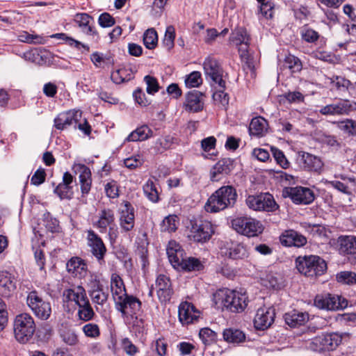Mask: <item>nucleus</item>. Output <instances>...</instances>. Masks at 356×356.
I'll return each mask as SVG.
<instances>
[{
    "label": "nucleus",
    "instance_id": "1",
    "mask_svg": "<svg viewBox=\"0 0 356 356\" xmlns=\"http://www.w3.org/2000/svg\"><path fill=\"white\" fill-rule=\"evenodd\" d=\"M236 188L230 185L222 186L208 198L204 209L209 213H217L234 206L237 200Z\"/></svg>",
    "mask_w": 356,
    "mask_h": 356
},
{
    "label": "nucleus",
    "instance_id": "2",
    "mask_svg": "<svg viewBox=\"0 0 356 356\" xmlns=\"http://www.w3.org/2000/svg\"><path fill=\"white\" fill-rule=\"evenodd\" d=\"M216 302H221L233 312H241L248 305V297L245 293L230 290L220 289L214 294Z\"/></svg>",
    "mask_w": 356,
    "mask_h": 356
},
{
    "label": "nucleus",
    "instance_id": "3",
    "mask_svg": "<svg viewBox=\"0 0 356 356\" xmlns=\"http://www.w3.org/2000/svg\"><path fill=\"white\" fill-rule=\"evenodd\" d=\"M296 264L298 270L307 277L321 275L327 270L325 261L316 255L298 257Z\"/></svg>",
    "mask_w": 356,
    "mask_h": 356
},
{
    "label": "nucleus",
    "instance_id": "4",
    "mask_svg": "<svg viewBox=\"0 0 356 356\" xmlns=\"http://www.w3.org/2000/svg\"><path fill=\"white\" fill-rule=\"evenodd\" d=\"M14 334L16 340L21 343L28 342L35 331L33 318L28 313H22L15 316L13 323Z\"/></svg>",
    "mask_w": 356,
    "mask_h": 356
},
{
    "label": "nucleus",
    "instance_id": "5",
    "mask_svg": "<svg viewBox=\"0 0 356 356\" xmlns=\"http://www.w3.org/2000/svg\"><path fill=\"white\" fill-rule=\"evenodd\" d=\"M26 304L37 318L47 321L51 317L52 308L50 302L44 300L35 291L28 294Z\"/></svg>",
    "mask_w": 356,
    "mask_h": 356
},
{
    "label": "nucleus",
    "instance_id": "6",
    "mask_svg": "<svg viewBox=\"0 0 356 356\" xmlns=\"http://www.w3.org/2000/svg\"><path fill=\"white\" fill-rule=\"evenodd\" d=\"M232 227L239 234L248 237L257 236L264 231L262 224L252 218L238 217L232 221Z\"/></svg>",
    "mask_w": 356,
    "mask_h": 356
},
{
    "label": "nucleus",
    "instance_id": "7",
    "mask_svg": "<svg viewBox=\"0 0 356 356\" xmlns=\"http://www.w3.org/2000/svg\"><path fill=\"white\" fill-rule=\"evenodd\" d=\"M342 338L337 333H325L312 339L309 348L315 352L334 350L341 342Z\"/></svg>",
    "mask_w": 356,
    "mask_h": 356
},
{
    "label": "nucleus",
    "instance_id": "8",
    "mask_svg": "<svg viewBox=\"0 0 356 356\" xmlns=\"http://www.w3.org/2000/svg\"><path fill=\"white\" fill-rule=\"evenodd\" d=\"M191 229L189 238L191 240L197 243H206L212 234L213 229L212 224L207 220H195L191 221Z\"/></svg>",
    "mask_w": 356,
    "mask_h": 356
},
{
    "label": "nucleus",
    "instance_id": "9",
    "mask_svg": "<svg viewBox=\"0 0 356 356\" xmlns=\"http://www.w3.org/2000/svg\"><path fill=\"white\" fill-rule=\"evenodd\" d=\"M220 253L222 257L232 260H244L250 255L245 245L234 241L223 242L220 248Z\"/></svg>",
    "mask_w": 356,
    "mask_h": 356
},
{
    "label": "nucleus",
    "instance_id": "10",
    "mask_svg": "<svg viewBox=\"0 0 356 356\" xmlns=\"http://www.w3.org/2000/svg\"><path fill=\"white\" fill-rule=\"evenodd\" d=\"M115 305L122 316L134 318L140 312L142 303L136 297L127 294L122 298H118Z\"/></svg>",
    "mask_w": 356,
    "mask_h": 356
},
{
    "label": "nucleus",
    "instance_id": "11",
    "mask_svg": "<svg viewBox=\"0 0 356 356\" xmlns=\"http://www.w3.org/2000/svg\"><path fill=\"white\" fill-rule=\"evenodd\" d=\"M314 305L319 309L326 310H338L347 307L348 302L345 299L341 301L338 296L327 294H319L315 297Z\"/></svg>",
    "mask_w": 356,
    "mask_h": 356
},
{
    "label": "nucleus",
    "instance_id": "12",
    "mask_svg": "<svg viewBox=\"0 0 356 356\" xmlns=\"http://www.w3.org/2000/svg\"><path fill=\"white\" fill-rule=\"evenodd\" d=\"M284 195L289 197L293 202L297 204H309L314 200V192L308 188L302 186L286 188L284 190Z\"/></svg>",
    "mask_w": 356,
    "mask_h": 356
},
{
    "label": "nucleus",
    "instance_id": "13",
    "mask_svg": "<svg viewBox=\"0 0 356 356\" xmlns=\"http://www.w3.org/2000/svg\"><path fill=\"white\" fill-rule=\"evenodd\" d=\"M204 70L208 78L211 79L213 85H218L223 88L225 81L222 79V69L218 61L211 58H207L204 63Z\"/></svg>",
    "mask_w": 356,
    "mask_h": 356
},
{
    "label": "nucleus",
    "instance_id": "14",
    "mask_svg": "<svg viewBox=\"0 0 356 356\" xmlns=\"http://www.w3.org/2000/svg\"><path fill=\"white\" fill-rule=\"evenodd\" d=\"M88 292L97 310L99 306H104L108 301V293L99 280L95 279L90 282Z\"/></svg>",
    "mask_w": 356,
    "mask_h": 356
},
{
    "label": "nucleus",
    "instance_id": "15",
    "mask_svg": "<svg viewBox=\"0 0 356 356\" xmlns=\"http://www.w3.org/2000/svg\"><path fill=\"white\" fill-rule=\"evenodd\" d=\"M275 316L273 307L259 308L254 319V325L256 329L264 330L269 327L274 321Z\"/></svg>",
    "mask_w": 356,
    "mask_h": 356
},
{
    "label": "nucleus",
    "instance_id": "16",
    "mask_svg": "<svg viewBox=\"0 0 356 356\" xmlns=\"http://www.w3.org/2000/svg\"><path fill=\"white\" fill-rule=\"evenodd\" d=\"M87 241L92 254L98 261L103 260L106 252V248L102 239L94 231L88 230L87 232Z\"/></svg>",
    "mask_w": 356,
    "mask_h": 356
},
{
    "label": "nucleus",
    "instance_id": "17",
    "mask_svg": "<svg viewBox=\"0 0 356 356\" xmlns=\"http://www.w3.org/2000/svg\"><path fill=\"white\" fill-rule=\"evenodd\" d=\"M81 115L82 112L80 110L61 113L55 118L54 125L57 129L60 130H63L72 124H74V127L76 128V124L80 121Z\"/></svg>",
    "mask_w": 356,
    "mask_h": 356
},
{
    "label": "nucleus",
    "instance_id": "18",
    "mask_svg": "<svg viewBox=\"0 0 356 356\" xmlns=\"http://www.w3.org/2000/svg\"><path fill=\"white\" fill-rule=\"evenodd\" d=\"M233 170V161L229 158H225L218 161L210 171L211 181H219L225 176L229 175Z\"/></svg>",
    "mask_w": 356,
    "mask_h": 356
},
{
    "label": "nucleus",
    "instance_id": "19",
    "mask_svg": "<svg viewBox=\"0 0 356 356\" xmlns=\"http://www.w3.org/2000/svg\"><path fill=\"white\" fill-rule=\"evenodd\" d=\"M135 225L134 209L129 202H125L120 213V227L125 232L131 231Z\"/></svg>",
    "mask_w": 356,
    "mask_h": 356
},
{
    "label": "nucleus",
    "instance_id": "20",
    "mask_svg": "<svg viewBox=\"0 0 356 356\" xmlns=\"http://www.w3.org/2000/svg\"><path fill=\"white\" fill-rule=\"evenodd\" d=\"M200 312L190 302H184L180 304L178 310V316L180 322L183 325L193 323L197 321Z\"/></svg>",
    "mask_w": 356,
    "mask_h": 356
},
{
    "label": "nucleus",
    "instance_id": "21",
    "mask_svg": "<svg viewBox=\"0 0 356 356\" xmlns=\"http://www.w3.org/2000/svg\"><path fill=\"white\" fill-rule=\"evenodd\" d=\"M202 93L197 90L188 92L185 97L184 108L186 111L197 113L203 110Z\"/></svg>",
    "mask_w": 356,
    "mask_h": 356
},
{
    "label": "nucleus",
    "instance_id": "22",
    "mask_svg": "<svg viewBox=\"0 0 356 356\" xmlns=\"http://www.w3.org/2000/svg\"><path fill=\"white\" fill-rule=\"evenodd\" d=\"M299 163L305 170L316 172H320L323 167L319 157L305 152L299 153Z\"/></svg>",
    "mask_w": 356,
    "mask_h": 356
},
{
    "label": "nucleus",
    "instance_id": "23",
    "mask_svg": "<svg viewBox=\"0 0 356 356\" xmlns=\"http://www.w3.org/2000/svg\"><path fill=\"white\" fill-rule=\"evenodd\" d=\"M156 293L161 302L170 300L172 295L170 280L165 275H159L156 280Z\"/></svg>",
    "mask_w": 356,
    "mask_h": 356
},
{
    "label": "nucleus",
    "instance_id": "24",
    "mask_svg": "<svg viewBox=\"0 0 356 356\" xmlns=\"http://www.w3.org/2000/svg\"><path fill=\"white\" fill-rule=\"evenodd\" d=\"M16 289L15 276L7 271L0 273V295L9 298L13 295Z\"/></svg>",
    "mask_w": 356,
    "mask_h": 356
},
{
    "label": "nucleus",
    "instance_id": "25",
    "mask_svg": "<svg viewBox=\"0 0 356 356\" xmlns=\"http://www.w3.org/2000/svg\"><path fill=\"white\" fill-rule=\"evenodd\" d=\"M351 111V105L348 100H343L322 107L320 113L324 115H348Z\"/></svg>",
    "mask_w": 356,
    "mask_h": 356
},
{
    "label": "nucleus",
    "instance_id": "26",
    "mask_svg": "<svg viewBox=\"0 0 356 356\" xmlns=\"http://www.w3.org/2000/svg\"><path fill=\"white\" fill-rule=\"evenodd\" d=\"M280 242L288 247H302L307 243V238L297 232L290 229L285 231L280 236Z\"/></svg>",
    "mask_w": 356,
    "mask_h": 356
},
{
    "label": "nucleus",
    "instance_id": "27",
    "mask_svg": "<svg viewBox=\"0 0 356 356\" xmlns=\"http://www.w3.org/2000/svg\"><path fill=\"white\" fill-rule=\"evenodd\" d=\"M63 297L67 302H74L76 305L85 301L88 298L86 289L82 286L65 289Z\"/></svg>",
    "mask_w": 356,
    "mask_h": 356
},
{
    "label": "nucleus",
    "instance_id": "28",
    "mask_svg": "<svg viewBox=\"0 0 356 356\" xmlns=\"http://www.w3.org/2000/svg\"><path fill=\"white\" fill-rule=\"evenodd\" d=\"M67 270L74 276H83L86 273L87 266L79 257L71 258L66 264Z\"/></svg>",
    "mask_w": 356,
    "mask_h": 356
},
{
    "label": "nucleus",
    "instance_id": "29",
    "mask_svg": "<svg viewBox=\"0 0 356 356\" xmlns=\"http://www.w3.org/2000/svg\"><path fill=\"white\" fill-rule=\"evenodd\" d=\"M74 22L81 29L82 31L88 35H97L90 22L92 17L87 13H77L74 16Z\"/></svg>",
    "mask_w": 356,
    "mask_h": 356
},
{
    "label": "nucleus",
    "instance_id": "30",
    "mask_svg": "<svg viewBox=\"0 0 356 356\" xmlns=\"http://www.w3.org/2000/svg\"><path fill=\"white\" fill-rule=\"evenodd\" d=\"M268 130V122L262 117H257L251 120L249 126L250 135L264 136Z\"/></svg>",
    "mask_w": 356,
    "mask_h": 356
},
{
    "label": "nucleus",
    "instance_id": "31",
    "mask_svg": "<svg viewBox=\"0 0 356 356\" xmlns=\"http://www.w3.org/2000/svg\"><path fill=\"white\" fill-rule=\"evenodd\" d=\"M309 318L308 314L293 310L284 316L286 323L291 327H297L305 324Z\"/></svg>",
    "mask_w": 356,
    "mask_h": 356
},
{
    "label": "nucleus",
    "instance_id": "32",
    "mask_svg": "<svg viewBox=\"0 0 356 356\" xmlns=\"http://www.w3.org/2000/svg\"><path fill=\"white\" fill-rule=\"evenodd\" d=\"M111 289L115 302L118 300V298H122L127 295L123 280L120 275L117 274H113L111 275Z\"/></svg>",
    "mask_w": 356,
    "mask_h": 356
},
{
    "label": "nucleus",
    "instance_id": "33",
    "mask_svg": "<svg viewBox=\"0 0 356 356\" xmlns=\"http://www.w3.org/2000/svg\"><path fill=\"white\" fill-rule=\"evenodd\" d=\"M339 250L343 254H356V236H342L338 239Z\"/></svg>",
    "mask_w": 356,
    "mask_h": 356
},
{
    "label": "nucleus",
    "instance_id": "34",
    "mask_svg": "<svg viewBox=\"0 0 356 356\" xmlns=\"http://www.w3.org/2000/svg\"><path fill=\"white\" fill-rule=\"evenodd\" d=\"M177 267L187 272L200 271L204 268V264L199 259L188 257L186 259L181 258Z\"/></svg>",
    "mask_w": 356,
    "mask_h": 356
},
{
    "label": "nucleus",
    "instance_id": "35",
    "mask_svg": "<svg viewBox=\"0 0 356 356\" xmlns=\"http://www.w3.org/2000/svg\"><path fill=\"white\" fill-rule=\"evenodd\" d=\"M152 130L147 125H143L133 131L127 138V141H143L152 137Z\"/></svg>",
    "mask_w": 356,
    "mask_h": 356
},
{
    "label": "nucleus",
    "instance_id": "36",
    "mask_svg": "<svg viewBox=\"0 0 356 356\" xmlns=\"http://www.w3.org/2000/svg\"><path fill=\"white\" fill-rule=\"evenodd\" d=\"M77 306V314L80 320L83 321H88L94 318L95 313L88 298L85 300L84 302L80 303Z\"/></svg>",
    "mask_w": 356,
    "mask_h": 356
},
{
    "label": "nucleus",
    "instance_id": "37",
    "mask_svg": "<svg viewBox=\"0 0 356 356\" xmlns=\"http://www.w3.org/2000/svg\"><path fill=\"white\" fill-rule=\"evenodd\" d=\"M114 213L111 209H104L101 211L99 218L96 222V226L100 229V232H105L108 226L114 222Z\"/></svg>",
    "mask_w": 356,
    "mask_h": 356
},
{
    "label": "nucleus",
    "instance_id": "38",
    "mask_svg": "<svg viewBox=\"0 0 356 356\" xmlns=\"http://www.w3.org/2000/svg\"><path fill=\"white\" fill-rule=\"evenodd\" d=\"M170 262L174 267H177L181 258V251L179 245L175 241H170L166 249Z\"/></svg>",
    "mask_w": 356,
    "mask_h": 356
},
{
    "label": "nucleus",
    "instance_id": "39",
    "mask_svg": "<svg viewBox=\"0 0 356 356\" xmlns=\"http://www.w3.org/2000/svg\"><path fill=\"white\" fill-rule=\"evenodd\" d=\"M222 335L224 340L228 343H238L243 342L245 339L244 333L237 329H225L223 331Z\"/></svg>",
    "mask_w": 356,
    "mask_h": 356
},
{
    "label": "nucleus",
    "instance_id": "40",
    "mask_svg": "<svg viewBox=\"0 0 356 356\" xmlns=\"http://www.w3.org/2000/svg\"><path fill=\"white\" fill-rule=\"evenodd\" d=\"M178 224V217L175 215H170L163 220L161 224V231L165 232H175Z\"/></svg>",
    "mask_w": 356,
    "mask_h": 356
},
{
    "label": "nucleus",
    "instance_id": "41",
    "mask_svg": "<svg viewBox=\"0 0 356 356\" xmlns=\"http://www.w3.org/2000/svg\"><path fill=\"white\" fill-rule=\"evenodd\" d=\"M111 77L114 83L120 84L131 80L133 78V76L129 70L121 68L113 72Z\"/></svg>",
    "mask_w": 356,
    "mask_h": 356
},
{
    "label": "nucleus",
    "instance_id": "42",
    "mask_svg": "<svg viewBox=\"0 0 356 356\" xmlns=\"http://www.w3.org/2000/svg\"><path fill=\"white\" fill-rule=\"evenodd\" d=\"M231 41L235 44L250 42V36L245 29L243 27L236 28L232 33Z\"/></svg>",
    "mask_w": 356,
    "mask_h": 356
},
{
    "label": "nucleus",
    "instance_id": "43",
    "mask_svg": "<svg viewBox=\"0 0 356 356\" xmlns=\"http://www.w3.org/2000/svg\"><path fill=\"white\" fill-rule=\"evenodd\" d=\"M300 36L305 42L314 43L318 40L320 35L317 31L308 26V25H305L300 29Z\"/></svg>",
    "mask_w": 356,
    "mask_h": 356
},
{
    "label": "nucleus",
    "instance_id": "44",
    "mask_svg": "<svg viewBox=\"0 0 356 356\" xmlns=\"http://www.w3.org/2000/svg\"><path fill=\"white\" fill-rule=\"evenodd\" d=\"M158 42L157 33L154 29H147L143 35V43L146 48L153 49Z\"/></svg>",
    "mask_w": 356,
    "mask_h": 356
},
{
    "label": "nucleus",
    "instance_id": "45",
    "mask_svg": "<svg viewBox=\"0 0 356 356\" xmlns=\"http://www.w3.org/2000/svg\"><path fill=\"white\" fill-rule=\"evenodd\" d=\"M76 174H79V182L92 180L90 168L84 164L75 163L72 168Z\"/></svg>",
    "mask_w": 356,
    "mask_h": 356
},
{
    "label": "nucleus",
    "instance_id": "46",
    "mask_svg": "<svg viewBox=\"0 0 356 356\" xmlns=\"http://www.w3.org/2000/svg\"><path fill=\"white\" fill-rule=\"evenodd\" d=\"M61 200H71L74 196L72 186L59 184L54 191Z\"/></svg>",
    "mask_w": 356,
    "mask_h": 356
},
{
    "label": "nucleus",
    "instance_id": "47",
    "mask_svg": "<svg viewBox=\"0 0 356 356\" xmlns=\"http://www.w3.org/2000/svg\"><path fill=\"white\" fill-rule=\"evenodd\" d=\"M215 88H216V92L213 94V100L225 107L229 104L228 94L225 92L226 83L224 85L223 88H220V86H218V85H215Z\"/></svg>",
    "mask_w": 356,
    "mask_h": 356
},
{
    "label": "nucleus",
    "instance_id": "48",
    "mask_svg": "<svg viewBox=\"0 0 356 356\" xmlns=\"http://www.w3.org/2000/svg\"><path fill=\"white\" fill-rule=\"evenodd\" d=\"M338 128L348 134L349 135L356 136V122L351 119H346L345 120L337 122Z\"/></svg>",
    "mask_w": 356,
    "mask_h": 356
},
{
    "label": "nucleus",
    "instance_id": "49",
    "mask_svg": "<svg viewBox=\"0 0 356 356\" xmlns=\"http://www.w3.org/2000/svg\"><path fill=\"white\" fill-rule=\"evenodd\" d=\"M143 191L147 198L153 202H156L159 200L158 191L154 182L148 180L143 186Z\"/></svg>",
    "mask_w": 356,
    "mask_h": 356
},
{
    "label": "nucleus",
    "instance_id": "50",
    "mask_svg": "<svg viewBox=\"0 0 356 356\" xmlns=\"http://www.w3.org/2000/svg\"><path fill=\"white\" fill-rule=\"evenodd\" d=\"M284 65V67L289 68L292 72H299L302 68L300 59L293 55L286 56Z\"/></svg>",
    "mask_w": 356,
    "mask_h": 356
},
{
    "label": "nucleus",
    "instance_id": "51",
    "mask_svg": "<svg viewBox=\"0 0 356 356\" xmlns=\"http://www.w3.org/2000/svg\"><path fill=\"white\" fill-rule=\"evenodd\" d=\"M202 83V79L200 72L194 71L186 76L185 84L188 88L198 87Z\"/></svg>",
    "mask_w": 356,
    "mask_h": 356
},
{
    "label": "nucleus",
    "instance_id": "52",
    "mask_svg": "<svg viewBox=\"0 0 356 356\" xmlns=\"http://www.w3.org/2000/svg\"><path fill=\"white\" fill-rule=\"evenodd\" d=\"M175 38V28L172 26H168L165 33L164 38L163 40V44L168 51L172 49L174 47Z\"/></svg>",
    "mask_w": 356,
    "mask_h": 356
},
{
    "label": "nucleus",
    "instance_id": "53",
    "mask_svg": "<svg viewBox=\"0 0 356 356\" xmlns=\"http://www.w3.org/2000/svg\"><path fill=\"white\" fill-rule=\"evenodd\" d=\"M337 280L342 284H356V273L349 271L341 272L337 275Z\"/></svg>",
    "mask_w": 356,
    "mask_h": 356
},
{
    "label": "nucleus",
    "instance_id": "54",
    "mask_svg": "<svg viewBox=\"0 0 356 356\" xmlns=\"http://www.w3.org/2000/svg\"><path fill=\"white\" fill-rule=\"evenodd\" d=\"M245 202L250 209L254 211L263 210L264 204L262 203V195L257 196L250 195L248 197Z\"/></svg>",
    "mask_w": 356,
    "mask_h": 356
},
{
    "label": "nucleus",
    "instance_id": "55",
    "mask_svg": "<svg viewBox=\"0 0 356 356\" xmlns=\"http://www.w3.org/2000/svg\"><path fill=\"white\" fill-rule=\"evenodd\" d=\"M262 203L264 204V211H274L279 207L273 196L268 193L262 195Z\"/></svg>",
    "mask_w": 356,
    "mask_h": 356
},
{
    "label": "nucleus",
    "instance_id": "56",
    "mask_svg": "<svg viewBox=\"0 0 356 356\" xmlns=\"http://www.w3.org/2000/svg\"><path fill=\"white\" fill-rule=\"evenodd\" d=\"M274 4L270 1L260 3L259 13L266 19H271L273 16Z\"/></svg>",
    "mask_w": 356,
    "mask_h": 356
},
{
    "label": "nucleus",
    "instance_id": "57",
    "mask_svg": "<svg viewBox=\"0 0 356 356\" xmlns=\"http://www.w3.org/2000/svg\"><path fill=\"white\" fill-rule=\"evenodd\" d=\"M271 152L275 161L281 167H282L284 169L289 167V163L286 159L284 153L281 150L276 147H272Z\"/></svg>",
    "mask_w": 356,
    "mask_h": 356
},
{
    "label": "nucleus",
    "instance_id": "58",
    "mask_svg": "<svg viewBox=\"0 0 356 356\" xmlns=\"http://www.w3.org/2000/svg\"><path fill=\"white\" fill-rule=\"evenodd\" d=\"M82 330L88 337L97 338L100 335L99 327L95 323H88L83 327Z\"/></svg>",
    "mask_w": 356,
    "mask_h": 356
},
{
    "label": "nucleus",
    "instance_id": "59",
    "mask_svg": "<svg viewBox=\"0 0 356 356\" xmlns=\"http://www.w3.org/2000/svg\"><path fill=\"white\" fill-rule=\"evenodd\" d=\"M144 80L147 84V92L148 94H154L159 91V86L156 78L147 75L145 76Z\"/></svg>",
    "mask_w": 356,
    "mask_h": 356
},
{
    "label": "nucleus",
    "instance_id": "60",
    "mask_svg": "<svg viewBox=\"0 0 356 356\" xmlns=\"http://www.w3.org/2000/svg\"><path fill=\"white\" fill-rule=\"evenodd\" d=\"M332 83L335 86L337 90L341 91H346L352 85L351 82L342 76H336L332 81Z\"/></svg>",
    "mask_w": 356,
    "mask_h": 356
},
{
    "label": "nucleus",
    "instance_id": "61",
    "mask_svg": "<svg viewBox=\"0 0 356 356\" xmlns=\"http://www.w3.org/2000/svg\"><path fill=\"white\" fill-rule=\"evenodd\" d=\"M24 58L26 60L38 65H41L44 62L42 56L37 49L31 50L24 53Z\"/></svg>",
    "mask_w": 356,
    "mask_h": 356
},
{
    "label": "nucleus",
    "instance_id": "62",
    "mask_svg": "<svg viewBox=\"0 0 356 356\" xmlns=\"http://www.w3.org/2000/svg\"><path fill=\"white\" fill-rule=\"evenodd\" d=\"M121 344L122 349L129 356H134L138 352V348L128 338H124Z\"/></svg>",
    "mask_w": 356,
    "mask_h": 356
},
{
    "label": "nucleus",
    "instance_id": "63",
    "mask_svg": "<svg viewBox=\"0 0 356 356\" xmlns=\"http://www.w3.org/2000/svg\"><path fill=\"white\" fill-rule=\"evenodd\" d=\"M105 192L109 198H115L118 197V186L116 181L112 180L108 182L105 185Z\"/></svg>",
    "mask_w": 356,
    "mask_h": 356
},
{
    "label": "nucleus",
    "instance_id": "64",
    "mask_svg": "<svg viewBox=\"0 0 356 356\" xmlns=\"http://www.w3.org/2000/svg\"><path fill=\"white\" fill-rule=\"evenodd\" d=\"M98 22L102 27H111L115 23V19L108 13L101 14Z\"/></svg>",
    "mask_w": 356,
    "mask_h": 356
}]
</instances>
